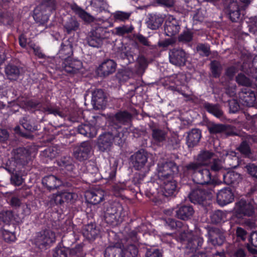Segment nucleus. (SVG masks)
Wrapping results in <instances>:
<instances>
[{"instance_id": "f257e3e1", "label": "nucleus", "mask_w": 257, "mask_h": 257, "mask_svg": "<svg viewBox=\"0 0 257 257\" xmlns=\"http://www.w3.org/2000/svg\"><path fill=\"white\" fill-rule=\"evenodd\" d=\"M31 165L30 152L25 148L20 147L15 150L14 156L7 161L4 168L11 174L12 184L19 186L23 183V176L31 170Z\"/></svg>"}, {"instance_id": "f03ea898", "label": "nucleus", "mask_w": 257, "mask_h": 257, "mask_svg": "<svg viewBox=\"0 0 257 257\" xmlns=\"http://www.w3.org/2000/svg\"><path fill=\"white\" fill-rule=\"evenodd\" d=\"M179 176V168L173 161L166 162L160 167L158 177L162 183V191L166 197L175 196L179 190L177 178Z\"/></svg>"}, {"instance_id": "7ed1b4c3", "label": "nucleus", "mask_w": 257, "mask_h": 257, "mask_svg": "<svg viewBox=\"0 0 257 257\" xmlns=\"http://www.w3.org/2000/svg\"><path fill=\"white\" fill-rule=\"evenodd\" d=\"M121 130L120 126L114 124L109 127L107 132L100 135L97 140L99 151L102 152L109 151L113 143L116 145H121L124 141Z\"/></svg>"}, {"instance_id": "20e7f679", "label": "nucleus", "mask_w": 257, "mask_h": 257, "mask_svg": "<svg viewBox=\"0 0 257 257\" xmlns=\"http://www.w3.org/2000/svg\"><path fill=\"white\" fill-rule=\"evenodd\" d=\"M126 215L122 204L117 201L109 202L104 207V218L105 221L112 225L121 222Z\"/></svg>"}, {"instance_id": "39448f33", "label": "nucleus", "mask_w": 257, "mask_h": 257, "mask_svg": "<svg viewBox=\"0 0 257 257\" xmlns=\"http://www.w3.org/2000/svg\"><path fill=\"white\" fill-rule=\"evenodd\" d=\"M188 197L191 203L206 208L211 204L213 194L211 190L195 186L191 188Z\"/></svg>"}, {"instance_id": "423d86ee", "label": "nucleus", "mask_w": 257, "mask_h": 257, "mask_svg": "<svg viewBox=\"0 0 257 257\" xmlns=\"http://www.w3.org/2000/svg\"><path fill=\"white\" fill-rule=\"evenodd\" d=\"M55 241V233L50 229H45L36 232L31 240L32 243L40 249L49 248Z\"/></svg>"}, {"instance_id": "0eeeda50", "label": "nucleus", "mask_w": 257, "mask_h": 257, "mask_svg": "<svg viewBox=\"0 0 257 257\" xmlns=\"http://www.w3.org/2000/svg\"><path fill=\"white\" fill-rule=\"evenodd\" d=\"M148 154L146 151L141 149L131 156L130 161L136 170L144 171L148 173L150 167L148 164Z\"/></svg>"}, {"instance_id": "6e6552de", "label": "nucleus", "mask_w": 257, "mask_h": 257, "mask_svg": "<svg viewBox=\"0 0 257 257\" xmlns=\"http://www.w3.org/2000/svg\"><path fill=\"white\" fill-rule=\"evenodd\" d=\"M61 173L66 178H74L77 175V170L73 159L70 157H64L57 161Z\"/></svg>"}, {"instance_id": "1a4fd4ad", "label": "nucleus", "mask_w": 257, "mask_h": 257, "mask_svg": "<svg viewBox=\"0 0 257 257\" xmlns=\"http://www.w3.org/2000/svg\"><path fill=\"white\" fill-rule=\"evenodd\" d=\"M194 182L200 185H211L214 187L218 184L215 174L210 172L209 169L203 168L195 176Z\"/></svg>"}, {"instance_id": "9d476101", "label": "nucleus", "mask_w": 257, "mask_h": 257, "mask_svg": "<svg viewBox=\"0 0 257 257\" xmlns=\"http://www.w3.org/2000/svg\"><path fill=\"white\" fill-rule=\"evenodd\" d=\"M206 236L208 244L214 247L221 246L226 240L224 234L216 227H208Z\"/></svg>"}, {"instance_id": "9b49d317", "label": "nucleus", "mask_w": 257, "mask_h": 257, "mask_svg": "<svg viewBox=\"0 0 257 257\" xmlns=\"http://www.w3.org/2000/svg\"><path fill=\"white\" fill-rule=\"evenodd\" d=\"M20 124L24 127V128L28 132H20L21 136L26 139H32L34 136L30 133L34 132L36 131L40 130V126L38 124L37 121L32 118L29 116L24 117L20 120Z\"/></svg>"}, {"instance_id": "f8f14e48", "label": "nucleus", "mask_w": 257, "mask_h": 257, "mask_svg": "<svg viewBox=\"0 0 257 257\" xmlns=\"http://www.w3.org/2000/svg\"><path fill=\"white\" fill-rule=\"evenodd\" d=\"M235 211L238 218L243 216H252L255 213L253 205L244 199H241L235 203Z\"/></svg>"}, {"instance_id": "ddd939ff", "label": "nucleus", "mask_w": 257, "mask_h": 257, "mask_svg": "<svg viewBox=\"0 0 257 257\" xmlns=\"http://www.w3.org/2000/svg\"><path fill=\"white\" fill-rule=\"evenodd\" d=\"M105 30L102 27H97L91 32L87 37V42L89 46L98 48L102 44L103 40L105 38Z\"/></svg>"}, {"instance_id": "4468645a", "label": "nucleus", "mask_w": 257, "mask_h": 257, "mask_svg": "<svg viewBox=\"0 0 257 257\" xmlns=\"http://www.w3.org/2000/svg\"><path fill=\"white\" fill-rule=\"evenodd\" d=\"M171 63L178 66H183L187 61V54L182 49L173 48L169 53Z\"/></svg>"}, {"instance_id": "2eb2a0df", "label": "nucleus", "mask_w": 257, "mask_h": 257, "mask_svg": "<svg viewBox=\"0 0 257 257\" xmlns=\"http://www.w3.org/2000/svg\"><path fill=\"white\" fill-rule=\"evenodd\" d=\"M238 95L239 101L243 106H253L257 100V95L249 87L243 89Z\"/></svg>"}, {"instance_id": "dca6fc26", "label": "nucleus", "mask_w": 257, "mask_h": 257, "mask_svg": "<svg viewBox=\"0 0 257 257\" xmlns=\"http://www.w3.org/2000/svg\"><path fill=\"white\" fill-rule=\"evenodd\" d=\"M61 67L66 73L74 74L78 73L82 67V63L77 59L66 58L62 61Z\"/></svg>"}, {"instance_id": "f3484780", "label": "nucleus", "mask_w": 257, "mask_h": 257, "mask_svg": "<svg viewBox=\"0 0 257 257\" xmlns=\"http://www.w3.org/2000/svg\"><path fill=\"white\" fill-rule=\"evenodd\" d=\"M107 101V97L102 89H96L93 91L92 103L94 109L99 110L104 108Z\"/></svg>"}, {"instance_id": "a211bd4d", "label": "nucleus", "mask_w": 257, "mask_h": 257, "mask_svg": "<svg viewBox=\"0 0 257 257\" xmlns=\"http://www.w3.org/2000/svg\"><path fill=\"white\" fill-rule=\"evenodd\" d=\"M91 150L90 143L87 141L83 142L76 149L74 156L79 161H86L90 157Z\"/></svg>"}, {"instance_id": "6ab92c4d", "label": "nucleus", "mask_w": 257, "mask_h": 257, "mask_svg": "<svg viewBox=\"0 0 257 257\" xmlns=\"http://www.w3.org/2000/svg\"><path fill=\"white\" fill-rule=\"evenodd\" d=\"M116 63L113 60L107 59L104 61L96 70V73L99 77H105L113 73L116 70Z\"/></svg>"}, {"instance_id": "aec40b11", "label": "nucleus", "mask_w": 257, "mask_h": 257, "mask_svg": "<svg viewBox=\"0 0 257 257\" xmlns=\"http://www.w3.org/2000/svg\"><path fill=\"white\" fill-rule=\"evenodd\" d=\"M252 139V138L250 135L242 138L241 142L236 148V150L244 158H249L253 155V152L251 149Z\"/></svg>"}, {"instance_id": "412c9836", "label": "nucleus", "mask_w": 257, "mask_h": 257, "mask_svg": "<svg viewBox=\"0 0 257 257\" xmlns=\"http://www.w3.org/2000/svg\"><path fill=\"white\" fill-rule=\"evenodd\" d=\"M216 198L218 204L223 206L233 202L234 195L230 188L225 187L217 193Z\"/></svg>"}, {"instance_id": "4be33fe9", "label": "nucleus", "mask_w": 257, "mask_h": 257, "mask_svg": "<svg viewBox=\"0 0 257 257\" xmlns=\"http://www.w3.org/2000/svg\"><path fill=\"white\" fill-rule=\"evenodd\" d=\"M224 13L232 22H237L240 19V10L237 2H230L225 8Z\"/></svg>"}, {"instance_id": "5701e85b", "label": "nucleus", "mask_w": 257, "mask_h": 257, "mask_svg": "<svg viewBox=\"0 0 257 257\" xmlns=\"http://www.w3.org/2000/svg\"><path fill=\"white\" fill-rule=\"evenodd\" d=\"M180 30V22L173 17H169L165 22L164 31L169 37H173L178 34Z\"/></svg>"}, {"instance_id": "b1692460", "label": "nucleus", "mask_w": 257, "mask_h": 257, "mask_svg": "<svg viewBox=\"0 0 257 257\" xmlns=\"http://www.w3.org/2000/svg\"><path fill=\"white\" fill-rule=\"evenodd\" d=\"M115 57L117 58L119 62L122 61L121 65L125 66L129 64L134 62V56L131 54L125 47H121L118 48L115 53Z\"/></svg>"}, {"instance_id": "393cba45", "label": "nucleus", "mask_w": 257, "mask_h": 257, "mask_svg": "<svg viewBox=\"0 0 257 257\" xmlns=\"http://www.w3.org/2000/svg\"><path fill=\"white\" fill-rule=\"evenodd\" d=\"M42 183L47 190L51 191L60 186L62 184V181L56 176L49 175L42 178Z\"/></svg>"}, {"instance_id": "a878e982", "label": "nucleus", "mask_w": 257, "mask_h": 257, "mask_svg": "<svg viewBox=\"0 0 257 257\" xmlns=\"http://www.w3.org/2000/svg\"><path fill=\"white\" fill-rule=\"evenodd\" d=\"M203 108L208 113L220 118L223 115V112L218 103H212L204 100L201 103Z\"/></svg>"}, {"instance_id": "bb28decb", "label": "nucleus", "mask_w": 257, "mask_h": 257, "mask_svg": "<svg viewBox=\"0 0 257 257\" xmlns=\"http://www.w3.org/2000/svg\"><path fill=\"white\" fill-rule=\"evenodd\" d=\"M184 241L186 249L190 252H194L202 247L204 239L202 237L193 235L188 237L186 240H184Z\"/></svg>"}, {"instance_id": "cd10ccee", "label": "nucleus", "mask_w": 257, "mask_h": 257, "mask_svg": "<svg viewBox=\"0 0 257 257\" xmlns=\"http://www.w3.org/2000/svg\"><path fill=\"white\" fill-rule=\"evenodd\" d=\"M104 191L102 190H94L87 191L85 197L87 202L93 205L98 204L104 199Z\"/></svg>"}, {"instance_id": "c85d7f7f", "label": "nucleus", "mask_w": 257, "mask_h": 257, "mask_svg": "<svg viewBox=\"0 0 257 257\" xmlns=\"http://www.w3.org/2000/svg\"><path fill=\"white\" fill-rule=\"evenodd\" d=\"M99 233V230L96 227L95 223H89L85 225L82 229V234L84 237L88 240L95 239Z\"/></svg>"}, {"instance_id": "c756f323", "label": "nucleus", "mask_w": 257, "mask_h": 257, "mask_svg": "<svg viewBox=\"0 0 257 257\" xmlns=\"http://www.w3.org/2000/svg\"><path fill=\"white\" fill-rule=\"evenodd\" d=\"M176 217L183 220H188L193 217L194 210L191 205H183L175 211Z\"/></svg>"}, {"instance_id": "7c9ffc66", "label": "nucleus", "mask_w": 257, "mask_h": 257, "mask_svg": "<svg viewBox=\"0 0 257 257\" xmlns=\"http://www.w3.org/2000/svg\"><path fill=\"white\" fill-rule=\"evenodd\" d=\"M202 167V165L198 162H190L183 167V173L187 177L191 178L194 181L195 176Z\"/></svg>"}, {"instance_id": "2f4dec72", "label": "nucleus", "mask_w": 257, "mask_h": 257, "mask_svg": "<svg viewBox=\"0 0 257 257\" xmlns=\"http://www.w3.org/2000/svg\"><path fill=\"white\" fill-rule=\"evenodd\" d=\"M77 132L89 138H93L97 135L96 127L89 123H82L77 127Z\"/></svg>"}, {"instance_id": "473e14b6", "label": "nucleus", "mask_w": 257, "mask_h": 257, "mask_svg": "<svg viewBox=\"0 0 257 257\" xmlns=\"http://www.w3.org/2000/svg\"><path fill=\"white\" fill-rule=\"evenodd\" d=\"M201 138V132L198 128H193L188 133L186 138V144L188 148H192L197 145Z\"/></svg>"}, {"instance_id": "72a5a7b5", "label": "nucleus", "mask_w": 257, "mask_h": 257, "mask_svg": "<svg viewBox=\"0 0 257 257\" xmlns=\"http://www.w3.org/2000/svg\"><path fill=\"white\" fill-rule=\"evenodd\" d=\"M73 54V44L68 41H64L61 45V48L59 51V57L62 60H64L66 58H71Z\"/></svg>"}, {"instance_id": "f704fd0d", "label": "nucleus", "mask_w": 257, "mask_h": 257, "mask_svg": "<svg viewBox=\"0 0 257 257\" xmlns=\"http://www.w3.org/2000/svg\"><path fill=\"white\" fill-rule=\"evenodd\" d=\"M164 22V18L160 14H151L148 16L147 22L148 27L152 30H157L161 27Z\"/></svg>"}, {"instance_id": "c9c22d12", "label": "nucleus", "mask_w": 257, "mask_h": 257, "mask_svg": "<svg viewBox=\"0 0 257 257\" xmlns=\"http://www.w3.org/2000/svg\"><path fill=\"white\" fill-rule=\"evenodd\" d=\"M122 244L119 242H117L112 245L107 246L104 251V257H121Z\"/></svg>"}, {"instance_id": "e433bc0d", "label": "nucleus", "mask_w": 257, "mask_h": 257, "mask_svg": "<svg viewBox=\"0 0 257 257\" xmlns=\"http://www.w3.org/2000/svg\"><path fill=\"white\" fill-rule=\"evenodd\" d=\"M152 132V141L154 144L160 145L161 143L166 141L167 133L165 131L158 128H153Z\"/></svg>"}, {"instance_id": "4c0bfd02", "label": "nucleus", "mask_w": 257, "mask_h": 257, "mask_svg": "<svg viewBox=\"0 0 257 257\" xmlns=\"http://www.w3.org/2000/svg\"><path fill=\"white\" fill-rule=\"evenodd\" d=\"M146 228V226L144 224H142L141 225L139 226L135 229L131 231L129 234L128 236L131 239V240L134 242V244H137L141 250L142 248H144L145 247V244H143L139 243V237H138V233H142L143 234L144 233L143 232L144 230H145Z\"/></svg>"}, {"instance_id": "58836bf2", "label": "nucleus", "mask_w": 257, "mask_h": 257, "mask_svg": "<svg viewBox=\"0 0 257 257\" xmlns=\"http://www.w3.org/2000/svg\"><path fill=\"white\" fill-rule=\"evenodd\" d=\"M130 182L125 181L114 184L112 187V189L115 195L119 196L125 190H129L134 193H137V191L130 185Z\"/></svg>"}, {"instance_id": "ea45409f", "label": "nucleus", "mask_w": 257, "mask_h": 257, "mask_svg": "<svg viewBox=\"0 0 257 257\" xmlns=\"http://www.w3.org/2000/svg\"><path fill=\"white\" fill-rule=\"evenodd\" d=\"M70 8L78 17L84 21L89 22L92 21V17L85 10L74 3L70 5Z\"/></svg>"}, {"instance_id": "a19ab883", "label": "nucleus", "mask_w": 257, "mask_h": 257, "mask_svg": "<svg viewBox=\"0 0 257 257\" xmlns=\"http://www.w3.org/2000/svg\"><path fill=\"white\" fill-rule=\"evenodd\" d=\"M147 173H146L144 171H141L140 172L136 173L134 175V177L132 180H128L126 181L131 182L130 184V185L134 188L137 192L139 190L140 193H142L141 190L140 189V185L144 181V179Z\"/></svg>"}, {"instance_id": "79ce46f5", "label": "nucleus", "mask_w": 257, "mask_h": 257, "mask_svg": "<svg viewBox=\"0 0 257 257\" xmlns=\"http://www.w3.org/2000/svg\"><path fill=\"white\" fill-rule=\"evenodd\" d=\"M14 219V215L12 210H3L0 212V228L9 226Z\"/></svg>"}, {"instance_id": "37998d69", "label": "nucleus", "mask_w": 257, "mask_h": 257, "mask_svg": "<svg viewBox=\"0 0 257 257\" xmlns=\"http://www.w3.org/2000/svg\"><path fill=\"white\" fill-rule=\"evenodd\" d=\"M240 180V174L235 171H229L223 174V181L227 185H235Z\"/></svg>"}, {"instance_id": "c03bdc74", "label": "nucleus", "mask_w": 257, "mask_h": 257, "mask_svg": "<svg viewBox=\"0 0 257 257\" xmlns=\"http://www.w3.org/2000/svg\"><path fill=\"white\" fill-rule=\"evenodd\" d=\"M228 126L222 123H211L207 125V129L211 135L226 134Z\"/></svg>"}, {"instance_id": "a18cd8bd", "label": "nucleus", "mask_w": 257, "mask_h": 257, "mask_svg": "<svg viewBox=\"0 0 257 257\" xmlns=\"http://www.w3.org/2000/svg\"><path fill=\"white\" fill-rule=\"evenodd\" d=\"M139 246L137 244H130L123 246L121 251V257H136L139 252Z\"/></svg>"}, {"instance_id": "49530a36", "label": "nucleus", "mask_w": 257, "mask_h": 257, "mask_svg": "<svg viewBox=\"0 0 257 257\" xmlns=\"http://www.w3.org/2000/svg\"><path fill=\"white\" fill-rule=\"evenodd\" d=\"M5 73L9 79L16 80L20 74V70L15 65L8 64L5 68Z\"/></svg>"}, {"instance_id": "de8ad7c7", "label": "nucleus", "mask_w": 257, "mask_h": 257, "mask_svg": "<svg viewBox=\"0 0 257 257\" xmlns=\"http://www.w3.org/2000/svg\"><path fill=\"white\" fill-rule=\"evenodd\" d=\"M90 5L93 10L97 13L106 11L108 9V4L105 0H91Z\"/></svg>"}, {"instance_id": "09e8293b", "label": "nucleus", "mask_w": 257, "mask_h": 257, "mask_svg": "<svg viewBox=\"0 0 257 257\" xmlns=\"http://www.w3.org/2000/svg\"><path fill=\"white\" fill-rule=\"evenodd\" d=\"M132 117V114L130 112L124 110L116 113L114 116V118L118 122L124 124L131 121Z\"/></svg>"}, {"instance_id": "8fccbe9b", "label": "nucleus", "mask_w": 257, "mask_h": 257, "mask_svg": "<svg viewBox=\"0 0 257 257\" xmlns=\"http://www.w3.org/2000/svg\"><path fill=\"white\" fill-rule=\"evenodd\" d=\"M0 234L4 241L7 243L14 242L17 239L15 232L10 231L4 227L0 228Z\"/></svg>"}, {"instance_id": "3c124183", "label": "nucleus", "mask_w": 257, "mask_h": 257, "mask_svg": "<svg viewBox=\"0 0 257 257\" xmlns=\"http://www.w3.org/2000/svg\"><path fill=\"white\" fill-rule=\"evenodd\" d=\"M79 27V24L76 20L71 18L64 25L65 31L68 34H71L76 31Z\"/></svg>"}, {"instance_id": "603ef678", "label": "nucleus", "mask_w": 257, "mask_h": 257, "mask_svg": "<svg viewBox=\"0 0 257 257\" xmlns=\"http://www.w3.org/2000/svg\"><path fill=\"white\" fill-rule=\"evenodd\" d=\"M86 254L81 244H77L74 247H69V257H85Z\"/></svg>"}, {"instance_id": "864d4df0", "label": "nucleus", "mask_w": 257, "mask_h": 257, "mask_svg": "<svg viewBox=\"0 0 257 257\" xmlns=\"http://www.w3.org/2000/svg\"><path fill=\"white\" fill-rule=\"evenodd\" d=\"M210 66L212 77L215 78H219L222 70L220 63L218 61L213 60L211 62Z\"/></svg>"}, {"instance_id": "5fc2aeb1", "label": "nucleus", "mask_w": 257, "mask_h": 257, "mask_svg": "<svg viewBox=\"0 0 257 257\" xmlns=\"http://www.w3.org/2000/svg\"><path fill=\"white\" fill-rule=\"evenodd\" d=\"M62 204V199L59 193L58 194H53L50 196L47 201V205L50 208L55 207V206L58 207Z\"/></svg>"}, {"instance_id": "6e6d98bb", "label": "nucleus", "mask_w": 257, "mask_h": 257, "mask_svg": "<svg viewBox=\"0 0 257 257\" xmlns=\"http://www.w3.org/2000/svg\"><path fill=\"white\" fill-rule=\"evenodd\" d=\"M41 105L40 101L36 99H31L23 101V107L28 110L34 111L40 109Z\"/></svg>"}, {"instance_id": "4d7b16f0", "label": "nucleus", "mask_w": 257, "mask_h": 257, "mask_svg": "<svg viewBox=\"0 0 257 257\" xmlns=\"http://www.w3.org/2000/svg\"><path fill=\"white\" fill-rule=\"evenodd\" d=\"M225 219V213L219 210L214 211L210 216L211 222L215 224L224 222Z\"/></svg>"}, {"instance_id": "13d9d810", "label": "nucleus", "mask_w": 257, "mask_h": 257, "mask_svg": "<svg viewBox=\"0 0 257 257\" xmlns=\"http://www.w3.org/2000/svg\"><path fill=\"white\" fill-rule=\"evenodd\" d=\"M69 247H65L60 243L53 250V257H68Z\"/></svg>"}, {"instance_id": "bf43d9fd", "label": "nucleus", "mask_w": 257, "mask_h": 257, "mask_svg": "<svg viewBox=\"0 0 257 257\" xmlns=\"http://www.w3.org/2000/svg\"><path fill=\"white\" fill-rule=\"evenodd\" d=\"M193 38V33L189 29L182 32L178 36V40L179 42L187 44L191 42Z\"/></svg>"}, {"instance_id": "052dcab7", "label": "nucleus", "mask_w": 257, "mask_h": 257, "mask_svg": "<svg viewBox=\"0 0 257 257\" xmlns=\"http://www.w3.org/2000/svg\"><path fill=\"white\" fill-rule=\"evenodd\" d=\"M147 59L144 56H140L138 57L137 67V73L138 74H143L144 73L145 69L148 67Z\"/></svg>"}, {"instance_id": "680f3d73", "label": "nucleus", "mask_w": 257, "mask_h": 257, "mask_svg": "<svg viewBox=\"0 0 257 257\" xmlns=\"http://www.w3.org/2000/svg\"><path fill=\"white\" fill-rule=\"evenodd\" d=\"M235 80L239 85L242 86L248 87L251 86L252 84L250 79L241 73H239L236 76Z\"/></svg>"}, {"instance_id": "e2e57ef3", "label": "nucleus", "mask_w": 257, "mask_h": 257, "mask_svg": "<svg viewBox=\"0 0 257 257\" xmlns=\"http://www.w3.org/2000/svg\"><path fill=\"white\" fill-rule=\"evenodd\" d=\"M112 15L115 22H124L129 19L131 13L122 11H116Z\"/></svg>"}, {"instance_id": "0e129e2a", "label": "nucleus", "mask_w": 257, "mask_h": 257, "mask_svg": "<svg viewBox=\"0 0 257 257\" xmlns=\"http://www.w3.org/2000/svg\"><path fill=\"white\" fill-rule=\"evenodd\" d=\"M58 152L54 147H49L45 149L41 153V155L50 160H52L57 157Z\"/></svg>"}, {"instance_id": "69168bd1", "label": "nucleus", "mask_w": 257, "mask_h": 257, "mask_svg": "<svg viewBox=\"0 0 257 257\" xmlns=\"http://www.w3.org/2000/svg\"><path fill=\"white\" fill-rule=\"evenodd\" d=\"M214 155L213 153L208 151H202L198 155L197 160L199 162V163L202 164V163H204L210 160Z\"/></svg>"}, {"instance_id": "338daca9", "label": "nucleus", "mask_w": 257, "mask_h": 257, "mask_svg": "<svg viewBox=\"0 0 257 257\" xmlns=\"http://www.w3.org/2000/svg\"><path fill=\"white\" fill-rule=\"evenodd\" d=\"M144 249H146L145 257H163V251L159 248H147L145 246Z\"/></svg>"}, {"instance_id": "774afa93", "label": "nucleus", "mask_w": 257, "mask_h": 257, "mask_svg": "<svg viewBox=\"0 0 257 257\" xmlns=\"http://www.w3.org/2000/svg\"><path fill=\"white\" fill-rule=\"evenodd\" d=\"M244 168L248 175L257 179V165L253 163H248L246 165Z\"/></svg>"}]
</instances>
